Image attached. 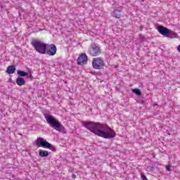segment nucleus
<instances>
[{
  "mask_svg": "<svg viewBox=\"0 0 180 180\" xmlns=\"http://www.w3.org/2000/svg\"><path fill=\"white\" fill-rule=\"evenodd\" d=\"M83 126L94 134L103 139H113L116 137V133L113 129L105 124L95 122H84Z\"/></svg>",
  "mask_w": 180,
  "mask_h": 180,
  "instance_id": "obj_1",
  "label": "nucleus"
},
{
  "mask_svg": "<svg viewBox=\"0 0 180 180\" xmlns=\"http://www.w3.org/2000/svg\"><path fill=\"white\" fill-rule=\"evenodd\" d=\"M44 117L48 124H49L52 129H54V130H57V131H64V130H65L64 126L62 125L60 122H58V120L53 117V115L45 114Z\"/></svg>",
  "mask_w": 180,
  "mask_h": 180,
  "instance_id": "obj_2",
  "label": "nucleus"
},
{
  "mask_svg": "<svg viewBox=\"0 0 180 180\" xmlns=\"http://www.w3.org/2000/svg\"><path fill=\"white\" fill-rule=\"evenodd\" d=\"M158 30L160 34L165 36V37H168L169 39H176L178 37V33L164 27L160 25L158 27Z\"/></svg>",
  "mask_w": 180,
  "mask_h": 180,
  "instance_id": "obj_3",
  "label": "nucleus"
},
{
  "mask_svg": "<svg viewBox=\"0 0 180 180\" xmlns=\"http://www.w3.org/2000/svg\"><path fill=\"white\" fill-rule=\"evenodd\" d=\"M34 50L39 53V54H46V50L47 49V44L44 43L38 39L32 40L31 43Z\"/></svg>",
  "mask_w": 180,
  "mask_h": 180,
  "instance_id": "obj_4",
  "label": "nucleus"
},
{
  "mask_svg": "<svg viewBox=\"0 0 180 180\" xmlns=\"http://www.w3.org/2000/svg\"><path fill=\"white\" fill-rule=\"evenodd\" d=\"M36 146H37V147H43V148H49V150H51V151H56V146L49 143L46 139L41 137L37 138L36 141Z\"/></svg>",
  "mask_w": 180,
  "mask_h": 180,
  "instance_id": "obj_5",
  "label": "nucleus"
},
{
  "mask_svg": "<svg viewBox=\"0 0 180 180\" xmlns=\"http://www.w3.org/2000/svg\"><path fill=\"white\" fill-rule=\"evenodd\" d=\"M102 53V49L99 45L92 44L89 48V53L92 57H98Z\"/></svg>",
  "mask_w": 180,
  "mask_h": 180,
  "instance_id": "obj_6",
  "label": "nucleus"
},
{
  "mask_svg": "<svg viewBox=\"0 0 180 180\" xmlns=\"http://www.w3.org/2000/svg\"><path fill=\"white\" fill-rule=\"evenodd\" d=\"M92 66L94 70H102L105 67V60L102 58H94L92 60Z\"/></svg>",
  "mask_w": 180,
  "mask_h": 180,
  "instance_id": "obj_7",
  "label": "nucleus"
},
{
  "mask_svg": "<svg viewBox=\"0 0 180 180\" xmlns=\"http://www.w3.org/2000/svg\"><path fill=\"white\" fill-rule=\"evenodd\" d=\"M46 53L48 56H56L57 53V46L53 44H46Z\"/></svg>",
  "mask_w": 180,
  "mask_h": 180,
  "instance_id": "obj_8",
  "label": "nucleus"
},
{
  "mask_svg": "<svg viewBox=\"0 0 180 180\" xmlns=\"http://www.w3.org/2000/svg\"><path fill=\"white\" fill-rule=\"evenodd\" d=\"M86 63H88V56H86V53H82L77 58V64L82 65V64H86Z\"/></svg>",
  "mask_w": 180,
  "mask_h": 180,
  "instance_id": "obj_9",
  "label": "nucleus"
},
{
  "mask_svg": "<svg viewBox=\"0 0 180 180\" xmlns=\"http://www.w3.org/2000/svg\"><path fill=\"white\" fill-rule=\"evenodd\" d=\"M120 12H122V7L118 6L112 13V16H113V18H117V19H120V16H121Z\"/></svg>",
  "mask_w": 180,
  "mask_h": 180,
  "instance_id": "obj_10",
  "label": "nucleus"
},
{
  "mask_svg": "<svg viewBox=\"0 0 180 180\" xmlns=\"http://www.w3.org/2000/svg\"><path fill=\"white\" fill-rule=\"evenodd\" d=\"M16 84L18 85V86H22L26 84V82L25 81V79L22 77H18L16 79Z\"/></svg>",
  "mask_w": 180,
  "mask_h": 180,
  "instance_id": "obj_11",
  "label": "nucleus"
},
{
  "mask_svg": "<svg viewBox=\"0 0 180 180\" xmlns=\"http://www.w3.org/2000/svg\"><path fill=\"white\" fill-rule=\"evenodd\" d=\"M15 71H16V68L13 65H10L7 68L6 72L7 74H14Z\"/></svg>",
  "mask_w": 180,
  "mask_h": 180,
  "instance_id": "obj_12",
  "label": "nucleus"
},
{
  "mask_svg": "<svg viewBox=\"0 0 180 180\" xmlns=\"http://www.w3.org/2000/svg\"><path fill=\"white\" fill-rule=\"evenodd\" d=\"M39 157H41V158L49 157V151L40 150L39 151Z\"/></svg>",
  "mask_w": 180,
  "mask_h": 180,
  "instance_id": "obj_13",
  "label": "nucleus"
},
{
  "mask_svg": "<svg viewBox=\"0 0 180 180\" xmlns=\"http://www.w3.org/2000/svg\"><path fill=\"white\" fill-rule=\"evenodd\" d=\"M17 74L20 75V77H27V72L22 71V70H18Z\"/></svg>",
  "mask_w": 180,
  "mask_h": 180,
  "instance_id": "obj_14",
  "label": "nucleus"
},
{
  "mask_svg": "<svg viewBox=\"0 0 180 180\" xmlns=\"http://www.w3.org/2000/svg\"><path fill=\"white\" fill-rule=\"evenodd\" d=\"M132 92H134V94H135L136 95H138V96H140V95H141V91L139 89H133Z\"/></svg>",
  "mask_w": 180,
  "mask_h": 180,
  "instance_id": "obj_15",
  "label": "nucleus"
},
{
  "mask_svg": "<svg viewBox=\"0 0 180 180\" xmlns=\"http://www.w3.org/2000/svg\"><path fill=\"white\" fill-rule=\"evenodd\" d=\"M141 179L147 180V176H146V175H144V174H141Z\"/></svg>",
  "mask_w": 180,
  "mask_h": 180,
  "instance_id": "obj_16",
  "label": "nucleus"
},
{
  "mask_svg": "<svg viewBox=\"0 0 180 180\" xmlns=\"http://www.w3.org/2000/svg\"><path fill=\"white\" fill-rule=\"evenodd\" d=\"M166 169L167 171H171V166L169 165L166 166Z\"/></svg>",
  "mask_w": 180,
  "mask_h": 180,
  "instance_id": "obj_17",
  "label": "nucleus"
},
{
  "mask_svg": "<svg viewBox=\"0 0 180 180\" xmlns=\"http://www.w3.org/2000/svg\"><path fill=\"white\" fill-rule=\"evenodd\" d=\"M72 178L73 179H75V178H77V176L73 174L72 176Z\"/></svg>",
  "mask_w": 180,
  "mask_h": 180,
  "instance_id": "obj_18",
  "label": "nucleus"
},
{
  "mask_svg": "<svg viewBox=\"0 0 180 180\" xmlns=\"http://www.w3.org/2000/svg\"><path fill=\"white\" fill-rule=\"evenodd\" d=\"M177 50H178V51L180 53V45H179V46H177Z\"/></svg>",
  "mask_w": 180,
  "mask_h": 180,
  "instance_id": "obj_19",
  "label": "nucleus"
}]
</instances>
